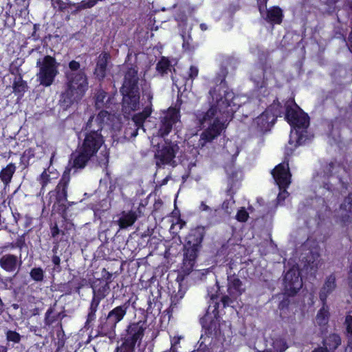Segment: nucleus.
I'll list each match as a JSON object with an SVG mask.
<instances>
[{
	"mask_svg": "<svg viewBox=\"0 0 352 352\" xmlns=\"http://www.w3.org/2000/svg\"><path fill=\"white\" fill-rule=\"evenodd\" d=\"M285 118L292 128L289 141L291 146L302 145L311 138L307 131L309 117L296 104L290 102L287 104Z\"/></svg>",
	"mask_w": 352,
	"mask_h": 352,
	"instance_id": "423d86ee",
	"label": "nucleus"
},
{
	"mask_svg": "<svg viewBox=\"0 0 352 352\" xmlns=\"http://www.w3.org/2000/svg\"><path fill=\"white\" fill-rule=\"evenodd\" d=\"M199 74V69L196 66H191L189 69L188 72V78H184V80H188L190 79L191 80H193Z\"/></svg>",
	"mask_w": 352,
	"mask_h": 352,
	"instance_id": "c9c22d12",
	"label": "nucleus"
},
{
	"mask_svg": "<svg viewBox=\"0 0 352 352\" xmlns=\"http://www.w3.org/2000/svg\"><path fill=\"white\" fill-rule=\"evenodd\" d=\"M138 215L135 211L122 212L117 222L120 229H125L131 226L137 220Z\"/></svg>",
	"mask_w": 352,
	"mask_h": 352,
	"instance_id": "4be33fe9",
	"label": "nucleus"
},
{
	"mask_svg": "<svg viewBox=\"0 0 352 352\" xmlns=\"http://www.w3.org/2000/svg\"><path fill=\"white\" fill-rule=\"evenodd\" d=\"M170 62L168 58L165 57L162 58V59L158 62L157 65V70L162 74L167 73L168 71H170Z\"/></svg>",
	"mask_w": 352,
	"mask_h": 352,
	"instance_id": "7c9ffc66",
	"label": "nucleus"
},
{
	"mask_svg": "<svg viewBox=\"0 0 352 352\" xmlns=\"http://www.w3.org/2000/svg\"><path fill=\"white\" fill-rule=\"evenodd\" d=\"M338 2V0H326L325 6L327 8H324L325 11L329 13L334 12L337 8L336 3Z\"/></svg>",
	"mask_w": 352,
	"mask_h": 352,
	"instance_id": "473e14b6",
	"label": "nucleus"
},
{
	"mask_svg": "<svg viewBox=\"0 0 352 352\" xmlns=\"http://www.w3.org/2000/svg\"><path fill=\"white\" fill-rule=\"evenodd\" d=\"M267 0H258V9L260 11L261 14L263 16V6H265L266 4Z\"/></svg>",
	"mask_w": 352,
	"mask_h": 352,
	"instance_id": "c03bdc74",
	"label": "nucleus"
},
{
	"mask_svg": "<svg viewBox=\"0 0 352 352\" xmlns=\"http://www.w3.org/2000/svg\"><path fill=\"white\" fill-rule=\"evenodd\" d=\"M16 170V166L10 163L3 168L0 172V179L5 186H7L12 178L13 174Z\"/></svg>",
	"mask_w": 352,
	"mask_h": 352,
	"instance_id": "bb28decb",
	"label": "nucleus"
},
{
	"mask_svg": "<svg viewBox=\"0 0 352 352\" xmlns=\"http://www.w3.org/2000/svg\"><path fill=\"white\" fill-rule=\"evenodd\" d=\"M53 261H54V263L55 264H58V263H59V258H57V257L54 258Z\"/></svg>",
	"mask_w": 352,
	"mask_h": 352,
	"instance_id": "864d4df0",
	"label": "nucleus"
},
{
	"mask_svg": "<svg viewBox=\"0 0 352 352\" xmlns=\"http://www.w3.org/2000/svg\"><path fill=\"white\" fill-rule=\"evenodd\" d=\"M177 144L165 140L164 143H159L155 153L156 165L159 167L166 165L175 166L177 164L176 155L179 152Z\"/></svg>",
	"mask_w": 352,
	"mask_h": 352,
	"instance_id": "9b49d317",
	"label": "nucleus"
},
{
	"mask_svg": "<svg viewBox=\"0 0 352 352\" xmlns=\"http://www.w3.org/2000/svg\"><path fill=\"white\" fill-rule=\"evenodd\" d=\"M289 304V301L287 300V299H284L283 300H282L280 304H279V308L280 309H283L285 307H286Z\"/></svg>",
	"mask_w": 352,
	"mask_h": 352,
	"instance_id": "de8ad7c7",
	"label": "nucleus"
},
{
	"mask_svg": "<svg viewBox=\"0 0 352 352\" xmlns=\"http://www.w3.org/2000/svg\"><path fill=\"white\" fill-rule=\"evenodd\" d=\"M185 225V221H182V219H178L176 223H173L171 225L170 231L173 234H176L177 232V227L179 230H181Z\"/></svg>",
	"mask_w": 352,
	"mask_h": 352,
	"instance_id": "f704fd0d",
	"label": "nucleus"
},
{
	"mask_svg": "<svg viewBox=\"0 0 352 352\" xmlns=\"http://www.w3.org/2000/svg\"><path fill=\"white\" fill-rule=\"evenodd\" d=\"M164 352H177V349H169L168 351H166Z\"/></svg>",
	"mask_w": 352,
	"mask_h": 352,
	"instance_id": "5fc2aeb1",
	"label": "nucleus"
},
{
	"mask_svg": "<svg viewBox=\"0 0 352 352\" xmlns=\"http://www.w3.org/2000/svg\"><path fill=\"white\" fill-rule=\"evenodd\" d=\"M336 288V276L334 274L328 276L321 287L319 293V298L322 302L327 303V299Z\"/></svg>",
	"mask_w": 352,
	"mask_h": 352,
	"instance_id": "6ab92c4d",
	"label": "nucleus"
},
{
	"mask_svg": "<svg viewBox=\"0 0 352 352\" xmlns=\"http://www.w3.org/2000/svg\"><path fill=\"white\" fill-rule=\"evenodd\" d=\"M200 28L201 29V30L205 31L208 29V27L205 23H201L200 24Z\"/></svg>",
	"mask_w": 352,
	"mask_h": 352,
	"instance_id": "3c124183",
	"label": "nucleus"
},
{
	"mask_svg": "<svg viewBox=\"0 0 352 352\" xmlns=\"http://www.w3.org/2000/svg\"><path fill=\"white\" fill-rule=\"evenodd\" d=\"M226 146L227 148H234V151L230 152V153L232 156H236L238 155V153H239L238 148L235 146V145L232 142H227Z\"/></svg>",
	"mask_w": 352,
	"mask_h": 352,
	"instance_id": "a19ab883",
	"label": "nucleus"
},
{
	"mask_svg": "<svg viewBox=\"0 0 352 352\" xmlns=\"http://www.w3.org/2000/svg\"><path fill=\"white\" fill-rule=\"evenodd\" d=\"M144 327L140 323L130 324L127 329V337L118 349L120 352H133L136 342L141 340L144 335Z\"/></svg>",
	"mask_w": 352,
	"mask_h": 352,
	"instance_id": "2eb2a0df",
	"label": "nucleus"
},
{
	"mask_svg": "<svg viewBox=\"0 0 352 352\" xmlns=\"http://www.w3.org/2000/svg\"><path fill=\"white\" fill-rule=\"evenodd\" d=\"M272 174L280 189L277 200L278 204H280L288 196V192L285 188L291 182V174L289 173L288 163L283 162L277 165L272 170Z\"/></svg>",
	"mask_w": 352,
	"mask_h": 352,
	"instance_id": "ddd939ff",
	"label": "nucleus"
},
{
	"mask_svg": "<svg viewBox=\"0 0 352 352\" xmlns=\"http://www.w3.org/2000/svg\"><path fill=\"white\" fill-rule=\"evenodd\" d=\"M197 352H199V351H197Z\"/></svg>",
	"mask_w": 352,
	"mask_h": 352,
	"instance_id": "bf43d9fd",
	"label": "nucleus"
},
{
	"mask_svg": "<svg viewBox=\"0 0 352 352\" xmlns=\"http://www.w3.org/2000/svg\"><path fill=\"white\" fill-rule=\"evenodd\" d=\"M218 307L219 303L212 297L206 314L200 320L201 324L204 328L214 332L216 335L229 336L230 324L224 321L220 322Z\"/></svg>",
	"mask_w": 352,
	"mask_h": 352,
	"instance_id": "1a4fd4ad",
	"label": "nucleus"
},
{
	"mask_svg": "<svg viewBox=\"0 0 352 352\" xmlns=\"http://www.w3.org/2000/svg\"><path fill=\"white\" fill-rule=\"evenodd\" d=\"M203 240V233L199 229L192 230L187 236L184 245V263L188 270L192 268Z\"/></svg>",
	"mask_w": 352,
	"mask_h": 352,
	"instance_id": "9d476101",
	"label": "nucleus"
},
{
	"mask_svg": "<svg viewBox=\"0 0 352 352\" xmlns=\"http://www.w3.org/2000/svg\"><path fill=\"white\" fill-rule=\"evenodd\" d=\"M6 337L8 341H12L17 343L21 340V336L14 331H8L6 333Z\"/></svg>",
	"mask_w": 352,
	"mask_h": 352,
	"instance_id": "72a5a7b5",
	"label": "nucleus"
},
{
	"mask_svg": "<svg viewBox=\"0 0 352 352\" xmlns=\"http://www.w3.org/2000/svg\"><path fill=\"white\" fill-rule=\"evenodd\" d=\"M322 306L316 316V323L320 327H324L328 323L329 314L327 303L322 302Z\"/></svg>",
	"mask_w": 352,
	"mask_h": 352,
	"instance_id": "cd10ccee",
	"label": "nucleus"
},
{
	"mask_svg": "<svg viewBox=\"0 0 352 352\" xmlns=\"http://www.w3.org/2000/svg\"><path fill=\"white\" fill-rule=\"evenodd\" d=\"M210 108L205 113L198 112L197 119L204 129L199 141V146L217 138L226 128L233 113L243 103L245 97L234 96L224 80L210 91Z\"/></svg>",
	"mask_w": 352,
	"mask_h": 352,
	"instance_id": "f257e3e1",
	"label": "nucleus"
},
{
	"mask_svg": "<svg viewBox=\"0 0 352 352\" xmlns=\"http://www.w3.org/2000/svg\"><path fill=\"white\" fill-rule=\"evenodd\" d=\"M341 170L344 171V168L337 162H331L323 167V171L318 173L314 177V182L316 184H322L316 190L317 196L323 197V199L329 198L331 194H334V188H332L333 183L337 180L339 181L342 186L344 187V182L340 177H336L333 173H339Z\"/></svg>",
	"mask_w": 352,
	"mask_h": 352,
	"instance_id": "6e6552de",
	"label": "nucleus"
},
{
	"mask_svg": "<svg viewBox=\"0 0 352 352\" xmlns=\"http://www.w3.org/2000/svg\"><path fill=\"white\" fill-rule=\"evenodd\" d=\"M66 77L67 88L60 100V105L64 109L82 98L88 89L87 78L85 72L80 69L78 62L72 60L69 63V71L66 72Z\"/></svg>",
	"mask_w": 352,
	"mask_h": 352,
	"instance_id": "39448f33",
	"label": "nucleus"
},
{
	"mask_svg": "<svg viewBox=\"0 0 352 352\" xmlns=\"http://www.w3.org/2000/svg\"><path fill=\"white\" fill-rule=\"evenodd\" d=\"M0 352H6V350L5 348L1 347V349H0Z\"/></svg>",
	"mask_w": 352,
	"mask_h": 352,
	"instance_id": "6e6d98bb",
	"label": "nucleus"
},
{
	"mask_svg": "<svg viewBox=\"0 0 352 352\" xmlns=\"http://www.w3.org/2000/svg\"><path fill=\"white\" fill-rule=\"evenodd\" d=\"M37 65L39 66L37 76L40 83L46 87L50 86L58 74V64L55 59L46 56L42 60H38Z\"/></svg>",
	"mask_w": 352,
	"mask_h": 352,
	"instance_id": "f8f14e48",
	"label": "nucleus"
},
{
	"mask_svg": "<svg viewBox=\"0 0 352 352\" xmlns=\"http://www.w3.org/2000/svg\"><path fill=\"white\" fill-rule=\"evenodd\" d=\"M109 58V56L107 53H102L98 57L95 69V75L99 79H102L105 76L107 64Z\"/></svg>",
	"mask_w": 352,
	"mask_h": 352,
	"instance_id": "b1692460",
	"label": "nucleus"
},
{
	"mask_svg": "<svg viewBox=\"0 0 352 352\" xmlns=\"http://www.w3.org/2000/svg\"><path fill=\"white\" fill-rule=\"evenodd\" d=\"M234 205V201H226L222 204V208L227 212L230 213L232 210V206Z\"/></svg>",
	"mask_w": 352,
	"mask_h": 352,
	"instance_id": "4c0bfd02",
	"label": "nucleus"
},
{
	"mask_svg": "<svg viewBox=\"0 0 352 352\" xmlns=\"http://www.w3.org/2000/svg\"><path fill=\"white\" fill-rule=\"evenodd\" d=\"M30 276L35 281H42L44 277L43 270L40 267H34L30 271Z\"/></svg>",
	"mask_w": 352,
	"mask_h": 352,
	"instance_id": "2f4dec72",
	"label": "nucleus"
},
{
	"mask_svg": "<svg viewBox=\"0 0 352 352\" xmlns=\"http://www.w3.org/2000/svg\"><path fill=\"white\" fill-rule=\"evenodd\" d=\"M270 77V74L268 76L267 74L263 73L262 69L256 71L252 76V80L256 85V88L249 99L248 104L259 105L261 103L270 102L271 99L273 100V104L254 120V125L261 132L270 130L274 124L276 118L283 113L282 107L280 106L278 101H276L273 96H269L268 87L274 85L273 78Z\"/></svg>",
	"mask_w": 352,
	"mask_h": 352,
	"instance_id": "20e7f679",
	"label": "nucleus"
},
{
	"mask_svg": "<svg viewBox=\"0 0 352 352\" xmlns=\"http://www.w3.org/2000/svg\"><path fill=\"white\" fill-rule=\"evenodd\" d=\"M58 176V172L54 168L49 167L48 168L45 169L41 175L40 184L42 185V187L44 188L48 184L56 179Z\"/></svg>",
	"mask_w": 352,
	"mask_h": 352,
	"instance_id": "a878e982",
	"label": "nucleus"
},
{
	"mask_svg": "<svg viewBox=\"0 0 352 352\" xmlns=\"http://www.w3.org/2000/svg\"><path fill=\"white\" fill-rule=\"evenodd\" d=\"M345 325L347 336L349 337V344L346 350L352 349L351 340L350 341V337L352 336V311H349L345 318Z\"/></svg>",
	"mask_w": 352,
	"mask_h": 352,
	"instance_id": "c756f323",
	"label": "nucleus"
},
{
	"mask_svg": "<svg viewBox=\"0 0 352 352\" xmlns=\"http://www.w3.org/2000/svg\"><path fill=\"white\" fill-rule=\"evenodd\" d=\"M221 301L224 307L228 306L232 302L231 298L228 296H223Z\"/></svg>",
	"mask_w": 352,
	"mask_h": 352,
	"instance_id": "37998d69",
	"label": "nucleus"
},
{
	"mask_svg": "<svg viewBox=\"0 0 352 352\" xmlns=\"http://www.w3.org/2000/svg\"><path fill=\"white\" fill-rule=\"evenodd\" d=\"M102 157L99 160V164L101 166H106L108 163V153L106 151H102Z\"/></svg>",
	"mask_w": 352,
	"mask_h": 352,
	"instance_id": "ea45409f",
	"label": "nucleus"
},
{
	"mask_svg": "<svg viewBox=\"0 0 352 352\" xmlns=\"http://www.w3.org/2000/svg\"><path fill=\"white\" fill-rule=\"evenodd\" d=\"M128 307L129 305L127 303H124L122 305L115 307L111 311H109L107 318L109 327L102 326V329L103 331H113L116 327V324L124 318L126 314Z\"/></svg>",
	"mask_w": 352,
	"mask_h": 352,
	"instance_id": "f3484780",
	"label": "nucleus"
},
{
	"mask_svg": "<svg viewBox=\"0 0 352 352\" xmlns=\"http://www.w3.org/2000/svg\"><path fill=\"white\" fill-rule=\"evenodd\" d=\"M181 339H182V337H180V336H177V337L175 336V337L172 338L170 340L171 346H170V349H176V346L178 344H179Z\"/></svg>",
	"mask_w": 352,
	"mask_h": 352,
	"instance_id": "79ce46f5",
	"label": "nucleus"
},
{
	"mask_svg": "<svg viewBox=\"0 0 352 352\" xmlns=\"http://www.w3.org/2000/svg\"><path fill=\"white\" fill-rule=\"evenodd\" d=\"M18 264L17 257L12 254H6L0 258L1 267L7 272H14Z\"/></svg>",
	"mask_w": 352,
	"mask_h": 352,
	"instance_id": "5701e85b",
	"label": "nucleus"
},
{
	"mask_svg": "<svg viewBox=\"0 0 352 352\" xmlns=\"http://www.w3.org/2000/svg\"><path fill=\"white\" fill-rule=\"evenodd\" d=\"M199 210L201 211H206V212H210L211 209L210 208L207 206L204 202H201L199 206Z\"/></svg>",
	"mask_w": 352,
	"mask_h": 352,
	"instance_id": "a18cd8bd",
	"label": "nucleus"
},
{
	"mask_svg": "<svg viewBox=\"0 0 352 352\" xmlns=\"http://www.w3.org/2000/svg\"><path fill=\"white\" fill-rule=\"evenodd\" d=\"M263 17L267 22L271 23L279 24L282 21L283 13L280 8L278 7H272L270 9H266V4L263 6Z\"/></svg>",
	"mask_w": 352,
	"mask_h": 352,
	"instance_id": "aec40b11",
	"label": "nucleus"
},
{
	"mask_svg": "<svg viewBox=\"0 0 352 352\" xmlns=\"http://www.w3.org/2000/svg\"><path fill=\"white\" fill-rule=\"evenodd\" d=\"M248 214L243 208L239 210L236 214L237 220L241 222L245 221L248 219Z\"/></svg>",
	"mask_w": 352,
	"mask_h": 352,
	"instance_id": "e433bc0d",
	"label": "nucleus"
},
{
	"mask_svg": "<svg viewBox=\"0 0 352 352\" xmlns=\"http://www.w3.org/2000/svg\"><path fill=\"white\" fill-rule=\"evenodd\" d=\"M196 162H197V160L193 158L190 162H188L187 161H183V164L184 166H187L188 167V169L189 170V173L191 172L192 169L193 167H195L196 166Z\"/></svg>",
	"mask_w": 352,
	"mask_h": 352,
	"instance_id": "58836bf2",
	"label": "nucleus"
},
{
	"mask_svg": "<svg viewBox=\"0 0 352 352\" xmlns=\"http://www.w3.org/2000/svg\"><path fill=\"white\" fill-rule=\"evenodd\" d=\"M313 352H325L323 348H318L314 350Z\"/></svg>",
	"mask_w": 352,
	"mask_h": 352,
	"instance_id": "603ef678",
	"label": "nucleus"
},
{
	"mask_svg": "<svg viewBox=\"0 0 352 352\" xmlns=\"http://www.w3.org/2000/svg\"><path fill=\"white\" fill-rule=\"evenodd\" d=\"M54 156V155L53 154V155H52L51 158H50V162H52V159H53Z\"/></svg>",
	"mask_w": 352,
	"mask_h": 352,
	"instance_id": "13d9d810",
	"label": "nucleus"
},
{
	"mask_svg": "<svg viewBox=\"0 0 352 352\" xmlns=\"http://www.w3.org/2000/svg\"><path fill=\"white\" fill-rule=\"evenodd\" d=\"M137 73L135 68H131L127 71L120 90L123 96L122 111L126 116L130 115L132 111L139 109L140 96Z\"/></svg>",
	"mask_w": 352,
	"mask_h": 352,
	"instance_id": "0eeeda50",
	"label": "nucleus"
},
{
	"mask_svg": "<svg viewBox=\"0 0 352 352\" xmlns=\"http://www.w3.org/2000/svg\"><path fill=\"white\" fill-rule=\"evenodd\" d=\"M228 291L232 298L236 299L244 292L241 282L235 276H230L228 278Z\"/></svg>",
	"mask_w": 352,
	"mask_h": 352,
	"instance_id": "412c9836",
	"label": "nucleus"
},
{
	"mask_svg": "<svg viewBox=\"0 0 352 352\" xmlns=\"http://www.w3.org/2000/svg\"><path fill=\"white\" fill-rule=\"evenodd\" d=\"M182 36L183 38V40H184V43H183V47H185L186 45H188V41H186V38H185V36L184 35V34H182Z\"/></svg>",
	"mask_w": 352,
	"mask_h": 352,
	"instance_id": "8fccbe9b",
	"label": "nucleus"
},
{
	"mask_svg": "<svg viewBox=\"0 0 352 352\" xmlns=\"http://www.w3.org/2000/svg\"><path fill=\"white\" fill-rule=\"evenodd\" d=\"M341 344V339L337 334H331L324 340V346L325 349H323L325 352L327 351H331L335 350Z\"/></svg>",
	"mask_w": 352,
	"mask_h": 352,
	"instance_id": "c85d7f7f",
	"label": "nucleus"
},
{
	"mask_svg": "<svg viewBox=\"0 0 352 352\" xmlns=\"http://www.w3.org/2000/svg\"><path fill=\"white\" fill-rule=\"evenodd\" d=\"M72 168V167L71 166L65 170L62 179L56 187V192H51L50 198L52 199V196H56V202L58 204H63L67 200L66 189L69 182V174Z\"/></svg>",
	"mask_w": 352,
	"mask_h": 352,
	"instance_id": "a211bd4d",
	"label": "nucleus"
},
{
	"mask_svg": "<svg viewBox=\"0 0 352 352\" xmlns=\"http://www.w3.org/2000/svg\"><path fill=\"white\" fill-rule=\"evenodd\" d=\"M294 263L284 277V291L288 296L296 294L302 287V280L300 275V267H302L307 273L314 274L321 265L320 258V247L318 242L313 237H309L300 245L296 252L294 260L288 262V265Z\"/></svg>",
	"mask_w": 352,
	"mask_h": 352,
	"instance_id": "7ed1b4c3",
	"label": "nucleus"
},
{
	"mask_svg": "<svg viewBox=\"0 0 352 352\" xmlns=\"http://www.w3.org/2000/svg\"><path fill=\"white\" fill-rule=\"evenodd\" d=\"M172 80H173V84L177 87V88H180V87L182 86V82H180L178 79H176L175 77H172Z\"/></svg>",
	"mask_w": 352,
	"mask_h": 352,
	"instance_id": "09e8293b",
	"label": "nucleus"
},
{
	"mask_svg": "<svg viewBox=\"0 0 352 352\" xmlns=\"http://www.w3.org/2000/svg\"><path fill=\"white\" fill-rule=\"evenodd\" d=\"M111 104V96L102 90H99L95 96V105L97 109H107Z\"/></svg>",
	"mask_w": 352,
	"mask_h": 352,
	"instance_id": "393cba45",
	"label": "nucleus"
},
{
	"mask_svg": "<svg viewBox=\"0 0 352 352\" xmlns=\"http://www.w3.org/2000/svg\"><path fill=\"white\" fill-rule=\"evenodd\" d=\"M98 304H99V300H96V298L94 297V299H93V300H92V302H91V309H92V311H93L94 312H95V311H96V307H97V306L98 305Z\"/></svg>",
	"mask_w": 352,
	"mask_h": 352,
	"instance_id": "49530a36",
	"label": "nucleus"
},
{
	"mask_svg": "<svg viewBox=\"0 0 352 352\" xmlns=\"http://www.w3.org/2000/svg\"><path fill=\"white\" fill-rule=\"evenodd\" d=\"M120 128L117 118L102 110L96 117H91L86 124L84 140L78 148L72 153L70 165L74 168H84L87 162L98 152L104 143L101 131L111 129L114 132Z\"/></svg>",
	"mask_w": 352,
	"mask_h": 352,
	"instance_id": "f03ea898",
	"label": "nucleus"
},
{
	"mask_svg": "<svg viewBox=\"0 0 352 352\" xmlns=\"http://www.w3.org/2000/svg\"><path fill=\"white\" fill-rule=\"evenodd\" d=\"M198 153L196 149H194L193 155H197Z\"/></svg>",
	"mask_w": 352,
	"mask_h": 352,
	"instance_id": "4d7b16f0",
	"label": "nucleus"
},
{
	"mask_svg": "<svg viewBox=\"0 0 352 352\" xmlns=\"http://www.w3.org/2000/svg\"><path fill=\"white\" fill-rule=\"evenodd\" d=\"M145 96L147 97L148 100V104L144 108L142 112L138 113L133 116L132 120L136 126V130L135 131L130 133V135L132 137H135L138 134V131L140 129L145 131L143 124L145 120L148 118L152 113L151 100L153 96L150 92L146 93Z\"/></svg>",
	"mask_w": 352,
	"mask_h": 352,
	"instance_id": "dca6fc26",
	"label": "nucleus"
},
{
	"mask_svg": "<svg viewBox=\"0 0 352 352\" xmlns=\"http://www.w3.org/2000/svg\"><path fill=\"white\" fill-rule=\"evenodd\" d=\"M179 110L175 108H169L167 111H164L153 134L160 137L167 135L173 127H176L177 124L179 123Z\"/></svg>",
	"mask_w": 352,
	"mask_h": 352,
	"instance_id": "4468645a",
	"label": "nucleus"
}]
</instances>
